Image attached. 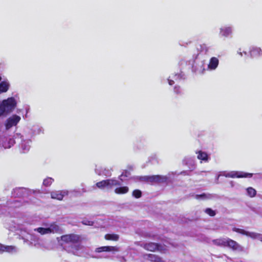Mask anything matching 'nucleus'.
<instances>
[{"label":"nucleus","instance_id":"7ed1b4c3","mask_svg":"<svg viewBox=\"0 0 262 262\" xmlns=\"http://www.w3.org/2000/svg\"><path fill=\"white\" fill-rule=\"evenodd\" d=\"M34 231L43 235L59 232L60 228L57 224L53 223L50 224H43L42 227L35 228Z\"/></svg>","mask_w":262,"mask_h":262},{"label":"nucleus","instance_id":"c9c22d12","mask_svg":"<svg viewBox=\"0 0 262 262\" xmlns=\"http://www.w3.org/2000/svg\"><path fill=\"white\" fill-rule=\"evenodd\" d=\"M82 223L85 225L92 226L93 225V222L91 221H89L88 220H84L82 221Z\"/></svg>","mask_w":262,"mask_h":262},{"label":"nucleus","instance_id":"ddd939ff","mask_svg":"<svg viewBox=\"0 0 262 262\" xmlns=\"http://www.w3.org/2000/svg\"><path fill=\"white\" fill-rule=\"evenodd\" d=\"M192 70L195 73L203 74L205 71V61L196 59L192 66Z\"/></svg>","mask_w":262,"mask_h":262},{"label":"nucleus","instance_id":"de8ad7c7","mask_svg":"<svg viewBox=\"0 0 262 262\" xmlns=\"http://www.w3.org/2000/svg\"><path fill=\"white\" fill-rule=\"evenodd\" d=\"M186 173V171H183V172H181V173L183 174H185Z\"/></svg>","mask_w":262,"mask_h":262},{"label":"nucleus","instance_id":"58836bf2","mask_svg":"<svg viewBox=\"0 0 262 262\" xmlns=\"http://www.w3.org/2000/svg\"><path fill=\"white\" fill-rule=\"evenodd\" d=\"M174 91L176 94H180L181 92V90L180 86H176L174 88Z\"/></svg>","mask_w":262,"mask_h":262},{"label":"nucleus","instance_id":"423d86ee","mask_svg":"<svg viewBox=\"0 0 262 262\" xmlns=\"http://www.w3.org/2000/svg\"><path fill=\"white\" fill-rule=\"evenodd\" d=\"M121 182L115 178L108 179L102 180L96 184V186L99 189L111 190L114 187L119 186Z\"/></svg>","mask_w":262,"mask_h":262},{"label":"nucleus","instance_id":"7c9ffc66","mask_svg":"<svg viewBox=\"0 0 262 262\" xmlns=\"http://www.w3.org/2000/svg\"><path fill=\"white\" fill-rule=\"evenodd\" d=\"M7 205L10 207H18L20 206V203L18 200H15L12 203L7 202Z\"/></svg>","mask_w":262,"mask_h":262},{"label":"nucleus","instance_id":"f704fd0d","mask_svg":"<svg viewBox=\"0 0 262 262\" xmlns=\"http://www.w3.org/2000/svg\"><path fill=\"white\" fill-rule=\"evenodd\" d=\"M205 212L211 216H213L215 214L214 211L210 208H207L205 210Z\"/></svg>","mask_w":262,"mask_h":262},{"label":"nucleus","instance_id":"c85d7f7f","mask_svg":"<svg viewBox=\"0 0 262 262\" xmlns=\"http://www.w3.org/2000/svg\"><path fill=\"white\" fill-rule=\"evenodd\" d=\"M247 194L251 198L254 197L256 194V191L253 188L250 187L246 189Z\"/></svg>","mask_w":262,"mask_h":262},{"label":"nucleus","instance_id":"473e14b6","mask_svg":"<svg viewBox=\"0 0 262 262\" xmlns=\"http://www.w3.org/2000/svg\"><path fill=\"white\" fill-rule=\"evenodd\" d=\"M237 52V54L241 57H242L243 55H248V53L246 51L243 50L241 48H239Z\"/></svg>","mask_w":262,"mask_h":262},{"label":"nucleus","instance_id":"4be33fe9","mask_svg":"<svg viewBox=\"0 0 262 262\" xmlns=\"http://www.w3.org/2000/svg\"><path fill=\"white\" fill-rule=\"evenodd\" d=\"M196 154L198 155L197 158L198 159L205 162L209 161V157L206 152L200 150L196 151Z\"/></svg>","mask_w":262,"mask_h":262},{"label":"nucleus","instance_id":"a18cd8bd","mask_svg":"<svg viewBox=\"0 0 262 262\" xmlns=\"http://www.w3.org/2000/svg\"><path fill=\"white\" fill-rule=\"evenodd\" d=\"M2 136H0V149L2 148Z\"/></svg>","mask_w":262,"mask_h":262},{"label":"nucleus","instance_id":"2f4dec72","mask_svg":"<svg viewBox=\"0 0 262 262\" xmlns=\"http://www.w3.org/2000/svg\"><path fill=\"white\" fill-rule=\"evenodd\" d=\"M54 180L52 178H47L45 179L43 181V185L45 186H50L53 182Z\"/></svg>","mask_w":262,"mask_h":262},{"label":"nucleus","instance_id":"9b49d317","mask_svg":"<svg viewBox=\"0 0 262 262\" xmlns=\"http://www.w3.org/2000/svg\"><path fill=\"white\" fill-rule=\"evenodd\" d=\"M233 231L238 232L240 234L245 235L247 236L250 237L252 238L257 239L262 242V234H258L255 232L247 231L244 229L237 228H233Z\"/></svg>","mask_w":262,"mask_h":262},{"label":"nucleus","instance_id":"37998d69","mask_svg":"<svg viewBox=\"0 0 262 262\" xmlns=\"http://www.w3.org/2000/svg\"><path fill=\"white\" fill-rule=\"evenodd\" d=\"M119 261L120 262H126V259L123 257H119Z\"/></svg>","mask_w":262,"mask_h":262},{"label":"nucleus","instance_id":"6e6552de","mask_svg":"<svg viewBox=\"0 0 262 262\" xmlns=\"http://www.w3.org/2000/svg\"><path fill=\"white\" fill-rule=\"evenodd\" d=\"M169 179V176H160L154 175L149 176H144L142 177V180L147 182L148 183H166Z\"/></svg>","mask_w":262,"mask_h":262},{"label":"nucleus","instance_id":"9d476101","mask_svg":"<svg viewBox=\"0 0 262 262\" xmlns=\"http://www.w3.org/2000/svg\"><path fill=\"white\" fill-rule=\"evenodd\" d=\"M21 118L16 115H13L9 117L5 123V126L7 130L9 129L13 126H16L20 121Z\"/></svg>","mask_w":262,"mask_h":262},{"label":"nucleus","instance_id":"f03ea898","mask_svg":"<svg viewBox=\"0 0 262 262\" xmlns=\"http://www.w3.org/2000/svg\"><path fill=\"white\" fill-rule=\"evenodd\" d=\"M17 100L14 97L0 101V117L12 111L16 106Z\"/></svg>","mask_w":262,"mask_h":262},{"label":"nucleus","instance_id":"393cba45","mask_svg":"<svg viewBox=\"0 0 262 262\" xmlns=\"http://www.w3.org/2000/svg\"><path fill=\"white\" fill-rule=\"evenodd\" d=\"M25 191V189L22 188H17L14 189L12 194L14 197H21L24 195V192Z\"/></svg>","mask_w":262,"mask_h":262},{"label":"nucleus","instance_id":"412c9836","mask_svg":"<svg viewBox=\"0 0 262 262\" xmlns=\"http://www.w3.org/2000/svg\"><path fill=\"white\" fill-rule=\"evenodd\" d=\"M10 84L9 81L7 80H4L0 82V94L3 93L7 92L9 89Z\"/></svg>","mask_w":262,"mask_h":262},{"label":"nucleus","instance_id":"aec40b11","mask_svg":"<svg viewBox=\"0 0 262 262\" xmlns=\"http://www.w3.org/2000/svg\"><path fill=\"white\" fill-rule=\"evenodd\" d=\"M150 262H169L155 254H148L144 256Z\"/></svg>","mask_w":262,"mask_h":262},{"label":"nucleus","instance_id":"a19ab883","mask_svg":"<svg viewBox=\"0 0 262 262\" xmlns=\"http://www.w3.org/2000/svg\"><path fill=\"white\" fill-rule=\"evenodd\" d=\"M94 258H108V256L107 255H99V256H92Z\"/></svg>","mask_w":262,"mask_h":262},{"label":"nucleus","instance_id":"c03bdc74","mask_svg":"<svg viewBox=\"0 0 262 262\" xmlns=\"http://www.w3.org/2000/svg\"><path fill=\"white\" fill-rule=\"evenodd\" d=\"M168 83H169V85H172V84H174V81L173 80L168 79Z\"/></svg>","mask_w":262,"mask_h":262},{"label":"nucleus","instance_id":"c756f323","mask_svg":"<svg viewBox=\"0 0 262 262\" xmlns=\"http://www.w3.org/2000/svg\"><path fill=\"white\" fill-rule=\"evenodd\" d=\"M148 161L152 164L159 163L158 158L156 155H152L148 158Z\"/></svg>","mask_w":262,"mask_h":262},{"label":"nucleus","instance_id":"72a5a7b5","mask_svg":"<svg viewBox=\"0 0 262 262\" xmlns=\"http://www.w3.org/2000/svg\"><path fill=\"white\" fill-rule=\"evenodd\" d=\"M133 195L136 198H139L141 196V192L139 190H135L133 192Z\"/></svg>","mask_w":262,"mask_h":262},{"label":"nucleus","instance_id":"79ce46f5","mask_svg":"<svg viewBox=\"0 0 262 262\" xmlns=\"http://www.w3.org/2000/svg\"><path fill=\"white\" fill-rule=\"evenodd\" d=\"M184 75H182L181 74H176L175 75V79H181V78H183V76Z\"/></svg>","mask_w":262,"mask_h":262},{"label":"nucleus","instance_id":"f8f14e48","mask_svg":"<svg viewBox=\"0 0 262 262\" xmlns=\"http://www.w3.org/2000/svg\"><path fill=\"white\" fill-rule=\"evenodd\" d=\"M233 28L232 26H223L219 29V35L222 37H229L232 35Z\"/></svg>","mask_w":262,"mask_h":262},{"label":"nucleus","instance_id":"a878e982","mask_svg":"<svg viewBox=\"0 0 262 262\" xmlns=\"http://www.w3.org/2000/svg\"><path fill=\"white\" fill-rule=\"evenodd\" d=\"M31 130L33 135H37L43 133V128L38 125H34L32 127Z\"/></svg>","mask_w":262,"mask_h":262},{"label":"nucleus","instance_id":"20e7f679","mask_svg":"<svg viewBox=\"0 0 262 262\" xmlns=\"http://www.w3.org/2000/svg\"><path fill=\"white\" fill-rule=\"evenodd\" d=\"M252 176L253 173L241 171H222L216 177V183H218L219 179L221 176L231 178H251Z\"/></svg>","mask_w":262,"mask_h":262},{"label":"nucleus","instance_id":"2eb2a0df","mask_svg":"<svg viewBox=\"0 0 262 262\" xmlns=\"http://www.w3.org/2000/svg\"><path fill=\"white\" fill-rule=\"evenodd\" d=\"M68 194L69 191L66 190L54 191L51 192V196L52 199L62 200L63 197Z\"/></svg>","mask_w":262,"mask_h":262},{"label":"nucleus","instance_id":"6ab92c4d","mask_svg":"<svg viewBox=\"0 0 262 262\" xmlns=\"http://www.w3.org/2000/svg\"><path fill=\"white\" fill-rule=\"evenodd\" d=\"M249 54L251 57H259L262 55V50L257 47H252L249 50Z\"/></svg>","mask_w":262,"mask_h":262},{"label":"nucleus","instance_id":"f257e3e1","mask_svg":"<svg viewBox=\"0 0 262 262\" xmlns=\"http://www.w3.org/2000/svg\"><path fill=\"white\" fill-rule=\"evenodd\" d=\"M81 238L78 235L75 234H66L61 236L60 244L68 252L77 254L81 248L80 244Z\"/></svg>","mask_w":262,"mask_h":262},{"label":"nucleus","instance_id":"e433bc0d","mask_svg":"<svg viewBox=\"0 0 262 262\" xmlns=\"http://www.w3.org/2000/svg\"><path fill=\"white\" fill-rule=\"evenodd\" d=\"M129 175V173L125 171L122 173V174L119 177V179L120 180L121 182L123 181V179L122 178L123 176H125L126 177H128Z\"/></svg>","mask_w":262,"mask_h":262},{"label":"nucleus","instance_id":"f3484780","mask_svg":"<svg viewBox=\"0 0 262 262\" xmlns=\"http://www.w3.org/2000/svg\"><path fill=\"white\" fill-rule=\"evenodd\" d=\"M6 252L10 253H14L17 252L16 247L13 246H5L0 244V253Z\"/></svg>","mask_w":262,"mask_h":262},{"label":"nucleus","instance_id":"cd10ccee","mask_svg":"<svg viewBox=\"0 0 262 262\" xmlns=\"http://www.w3.org/2000/svg\"><path fill=\"white\" fill-rule=\"evenodd\" d=\"M105 238L107 240L116 241L119 239V235L116 234H107L105 235Z\"/></svg>","mask_w":262,"mask_h":262},{"label":"nucleus","instance_id":"5701e85b","mask_svg":"<svg viewBox=\"0 0 262 262\" xmlns=\"http://www.w3.org/2000/svg\"><path fill=\"white\" fill-rule=\"evenodd\" d=\"M28 234L29 237L27 236V239H30L32 243H34V245H39L40 244V238L35 235V233H29Z\"/></svg>","mask_w":262,"mask_h":262},{"label":"nucleus","instance_id":"1a4fd4ad","mask_svg":"<svg viewBox=\"0 0 262 262\" xmlns=\"http://www.w3.org/2000/svg\"><path fill=\"white\" fill-rule=\"evenodd\" d=\"M143 247L145 249L150 251H158L161 253H165L167 250V246H162L155 243H149L144 244Z\"/></svg>","mask_w":262,"mask_h":262},{"label":"nucleus","instance_id":"0eeeda50","mask_svg":"<svg viewBox=\"0 0 262 262\" xmlns=\"http://www.w3.org/2000/svg\"><path fill=\"white\" fill-rule=\"evenodd\" d=\"M15 138L19 143V149L21 153L28 152L31 147V140L30 139H25L20 134H16Z\"/></svg>","mask_w":262,"mask_h":262},{"label":"nucleus","instance_id":"49530a36","mask_svg":"<svg viewBox=\"0 0 262 262\" xmlns=\"http://www.w3.org/2000/svg\"><path fill=\"white\" fill-rule=\"evenodd\" d=\"M195 168V164L193 160H192V168L194 169Z\"/></svg>","mask_w":262,"mask_h":262},{"label":"nucleus","instance_id":"bb28decb","mask_svg":"<svg viewBox=\"0 0 262 262\" xmlns=\"http://www.w3.org/2000/svg\"><path fill=\"white\" fill-rule=\"evenodd\" d=\"M128 191V188L126 186L117 187L115 189L116 194H124Z\"/></svg>","mask_w":262,"mask_h":262},{"label":"nucleus","instance_id":"4468645a","mask_svg":"<svg viewBox=\"0 0 262 262\" xmlns=\"http://www.w3.org/2000/svg\"><path fill=\"white\" fill-rule=\"evenodd\" d=\"M112 171V167H98L95 169V172L97 174L106 177H111Z\"/></svg>","mask_w":262,"mask_h":262},{"label":"nucleus","instance_id":"dca6fc26","mask_svg":"<svg viewBox=\"0 0 262 262\" xmlns=\"http://www.w3.org/2000/svg\"><path fill=\"white\" fill-rule=\"evenodd\" d=\"M119 251V248L116 246H102L97 248L95 249V252L100 253L102 252H118Z\"/></svg>","mask_w":262,"mask_h":262},{"label":"nucleus","instance_id":"ea45409f","mask_svg":"<svg viewBox=\"0 0 262 262\" xmlns=\"http://www.w3.org/2000/svg\"><path fill=\"white\" fill-rule=\"evenodd\" d=\"M3 201H2V200L0 199V214H2L3 212L2 211V210L3 208V207L4 206V203H3Z\"/></svg>","mask_w":262,"mask_h":262},{"label":"nucleus","instance_id":"39448f33","mask_svg":"<svg viewBox=\"0 0 262 262\" xmlns=\"http://www.w3.org/2000/svg\"><path fill=\"white\" fill-rule=\"evenodd\" d=\"M213 243L217 246L229 247L234 250L242 251L243 248L235 241L229 238L216 239L213 241Z\"/></svg>","mask_w":262,"mask_h":262},{"label":"nucleus","instance_id":"09e8293b","mask_svg":"<svg viewBox=\"0 0 262 262\" xmlns=\"http://www.w3.org/2000/svg\"><path fill=\"white\" fill-rule=\"evenodd\" d=\"M257 175L260 176L261 174L260 173H258V174H257Z\"/></svg>","mask_w":262,"mask_h":262},{"label":"nucleus","instance_id":"b1692460","mask_svg":"<svg viewBox=\"0 0 262 262\" xmlns=\"http://www.w3.org/2000/svg\"><path fill=\"white\" fill-rule=\"evenodd\" d=\"M4 138L3 137H2V147H4V148H9L12 146H13L15 143L14 139H12V138L9 139L7 142H5L4 141Z\"/></svg>","mask_w":262,"mask_h":262},{"label":"nucleus","instance_id":"4c0bfd02","mask_svg":"<svg viewBox=\"0 0 262 262\" xmlns=\"http://www.w3.org/2000/svg\"><path fill=\"white\" fill-rule=\"evenodd\" d=\"M209 197L208 196H207L206 194H201V195H196V198L198 199H206V198H208Z\"/></svg>","mask_w":262,"mask_h":262},{"label":"nucleus","instance_id":"a211bd4d","mask_svg":"<svg viewBox=\"0 0 262 262\" xmlns=\"http://www.w3.org/2000/svg\"><path fill=\"white\" fill-rule=\"evenodd\" d=\"M219 64V60L215 57H211L207 66V69L210 71L216 70Z\"/></svg>","mask_w":262,"mask_h":262}]
</instances>
